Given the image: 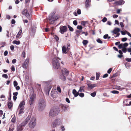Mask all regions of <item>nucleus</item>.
<instances>
[{"mask_svg":"<svg viewBox=\"0 0 131 131\" xmlns=\"http://www.w3.org/2000/svg\"><path fill=\"white\" fill-rule=\"evenodd\" d=\"M60 109L57 107L54 106L52 107L50 110L49 113V116L53 117H54L59 113Z\"/></svg>","mask_w":131,"mask_h":131,"instance_id":"1","label":"nucleus"},{"mask_svg":"<svg viewBox=\"0 0 131 131\" xmlns=\"http://www.w3.org/2000/svg\"><path fill=\"white\" fill-rule=\"evenodd\" d=\"M60 60V59L58 57L57 58H54L52 60V66L54 69H59L60 67V63L59 60L57 59Z\"/></svg>","mask_w":131,"mask_h":131,"instance_id":"2","label":"nucleus"},{"mask_svg":"<svg viewBox=\"0 0 131 131\" xmlns=\"http://www.w3.org/2000/svg\"><path fill=\"white\" fill-rule=\"evenodd\" d=\"M46 102L43 98L40 99L38 102V108L40 111H42L46 107Z\"/></svg>","mask_w":131,"mask_h":131,"instance_id":"3","label":"nucleus"},{"mask_svg":"<svg viewBox=\"0 0 131 131\" xmlns=\"http://www.w3.org/2000/svg\"><path fill=\"white\" fill-rule=\"evenodd\" d=\"M60 17L59 15L57 14L54 15L49 17V20L51 23V24H53L55 21H56Z\"/></svg>","mask_w":131,"mask_h":131,"instance_id":"4","label":"nucleus"},{"mask_svg":"<svg viewBox=\"0 0 131 131\" xmlns=\"http://www.w3.org/2000/svg\"><path fill=\"white\" fill-rule=\"evenodd\" d=\"M36 119L35 117H32L30 123H29V126L31 128H33L36 125Z\"/></svg>","mask_w":131,"mask_h":131,"instance_id":"5","label":"nucleus"},{"mask_svg":"<svg viewBox=\"0 0 131 131\" xmlns=\"http://www.w3.org/2000/svg\"><path fill=\"white\" fill-rule=\"evenodd\" d=\"M62 123V120L61 119L59 118L56 119L55 121L53 123V127H55L57 125L61 124Z\"/></svg>","mask_w":131,"mask_h":131,"instance_id":"6","label":"nucleus"},{"mask_svg":"<svg viewBox=\"0 0 131 131\" xmlns=\"http://www.w3.org/2000/svg\"><path fill=\"white\" fill-rule=\"evenodd\" d=\"M59 32L62 34H63L67 31L68 28L66 26H61L59 28Z\"/></svg>","mask_w":131,"mask_h":131,"instance_id":"7","label":"nucleus"},{"mask_svg":"<svg viewBox=\"0 0 131 131\" xmlns=\"http://www.w3.org/2000/svg\"><path fill=\"white\" fill-rule=\"evenodd\" d=\"M31 28V29L30 33V35L31 36H34L35 33L36 27L35 25H32Z\"/></svg>","mask_w":131,"mask_h":131,"instance_id":"8","label":"nucleus"},{"mask_svg":"<svg viewBox=\"0 0 131 131\" xmlns=\"http://www.w3.org/2000/svg\"><path fill=\"white\" fill-rule=\"evenodd\" d=\"M89 82L91 83L90 81H89ZM88 82H87V83ZM87 84L88 86V88L90 90H91L94 87L97 86V85L95 84H91V83H88Z\"/></svg>","mask_w":131,"mask_h":131,"instance_id":"9","label":"nucleus"},{"mask_svg":"<svg viewBox=\"0 0 131 131\" xmlns=\"http://www.w3.org/2000/svg\"><path fill=\"white\" fill-rule=\"evenodd\" d=\"M51 88L52 86L49 85L48 86L45 88V91L47 95H49L50 91Z\"/></svg>","mask_w":131,"mask_h":131,"instance_id":"10","label":"nucleus"},{"mask_svg":"<svg viewBox=\"0 0 131 131\" xmlns=\"http://www.w3.org/2000/svg\"><path fill=\"white\" fill-rule=\"evenodd\" d=\"M67 106V105L62 104H60V108L63 112H65L67 110L68 107Z\"/></svg>","mask_w":131,"mask_h":131,"instance_id":"11","label":"nucleus"},{"mask_svg":"<svg viewBox=\"0 0 131 131\" xmlns=\"http://www.w3.org/2000/svg\"><path fill=\"white\" fill-rule=\"evenodd\" d=\"M125 1L123 0H120L118 1H116L113 3L114 5H121L124 4L125 3Z\"/></svg>","mask_w":131,"mask_h":131,"instance_id":"12","label":"nucleus"},{"mask_svg":"<svg viewBox=\"0 0 131 131\" xmlns=\"http://www.w3.org/2000/svg\"><path fill=\"white\" fill-rule=\"evenodd\" d=\"M29 58H27L25 60L23 64L22 65V67L23 68H25L26 69L27 68V66L26 65L28 64L29 62Z\"/></svg>","mask_w":131,"mask_h":131,"instance_id":"13","label":"nucleus"},{"mask_svg":"<svg viewBox=\"0 0 131 131\" xmlns=\"http://www.w3.org/2000/svg\"><path fill=\"white\" fill-rule=\"evenodd\" d=\"M120 31V29L117 27H115L114 30L112 31V32L113 33L115 34H116L118 32Z\"/></svg>","mask_w":131,"mask_h":131,"instance_id":"14","label":"nucleus"},{"mask_svg":"<svg viewBox=\"0 0 131 131\" xmlns=\"http://www.w3.org/2000/svg\"><path fill=\"white\" fill-rule=\"evenodd\" d=\"M27 123V121H26L25 120L22 122L21 124H18L17 126L21 128H23V127H25Z\"/></svg>","mask_w":131,"mask_h":131,"instance_id":"15","label":"nucleus"},{"mask_svg":"<svg viewBox=\"0 0 131 131\" xmlns=\"http://www.w3.org/2000/svg\"><path fill=\"white\" fill-rule=\"evenodd\" d=\"M69 73V71L66 68H64L62 70V72L61 74L65 75L67 76L68 75Z\"/></svg>","mask_w":131,"mask_h":131,"instance_id":"16","label":"nucleus"},{"mask_svg":"<svg viewBox=\"0 0 131 131\" xmlns=\"http://www.w3.org/2000/svg\"><path fill=\"white\" fill-rule=\"evenodd\" d=\"M7 104L9 109H10L12 108L13 105V103L12 101L8 102L7 103Z\"/></svg>","mask_w":131,"mask_h":131,"instance_id":"17","label":"nucleus"},{"mask_svg":"<svg viewBox=\"0 0 131 131\" xmlns=\"http://www.w3.org/2000/svg\"><path fill=\"white\" fill-rule=\"evenodd\" d=\"M59 78L63 81H65L66 80V77L63 74H60L59 75Z\"/></svg>","mask_w":131,"mask_h":131,"instance_id":"18","label":"nucleus"},{"mask_svg":"<svg viewBox=\"0 0 131 131\" xmlns=\"http://www.w3.org/2000/svg\"><path fill=\"white\" fill-rule=\"evenodd\" d=\"M22 14L24 15H25V16H27L28 14L29 13L28 12V11L27 9H25L23 10Z\"/></svg>","mask_w":131,"mask_h":131,"instance_id":"19","label":"nucleus"},{"mask_svg":"<svg viewBox=\"0 0 131 131\" xmlns=\"http://www.w3.org/2000/svg\"><path fill=\"white\" fill-rule=\"evenodd\" d=\"M56 11H57L56 9H55V8L53 10L52 12L49 15V17L54 15L55 14H56Z\"/></svg>","mask_w":131,"mask_h":131,"instance_id":"20","label":"nucleus"},{"mask_svg":"<svg viewBox=\"0 0 131 131\" xmlns=\"http://www.w3.org/2000/svg\"><path fill=\"white\" fill-rule=\"evenodd\" d=\"M36 94L34 93H32L30 97V99L35 101L36 98Z\"/></svg>","mask_w":131,"mask_h":131,"instance_id":"21","label":"nucleus"},{"mask_svg":"<svg viewBox=\"0 0 131 131\" xmlns=\"http://www.w3.org/2000/svg\"><path fill=\"white\" fill-rule=\"evenodd\" d=\"M62 50L63 53L66 54L67 53L66 48L65 46H64L62 47Z\"/></svg>","mask_w":131,"mask_h":131,"instance_id":"22","label":"nucleus"},{"mask_svg":"<svg viewBox=\"0 0 131 131\" xmlns=\"http://www.w3.org/2000/svg\"><path fill=\"white\" fill-rule=\"evenodd\" d=\"M25 105V102L24 101H22L19 104L18 107L22 108L23 106Z\"/></svg>","mask_w":131,"mask_h":131,"instance_id":"23","label":"nucleus"},{"mask_svg":"<svg viewBox=\"0 0 131 131\" xmlns=\"http://www.w3.org/2000/svg\"><path fill=\"white\" fill-rule=\"evenodd\" d=\"M13 43L17 45H19L20 43V42L19 40H14L13 41Z\"/></svg>","mask_w":131,"mask_h":131,"instance_id":"24","label":"nucleus"},{"mask_svg":"<svg viewBox=\"0 0 131 131\" xmlns=\"http://www.w3.org/2000/svg\"><path fill=\"white\" fill-rule=\"evenodd\" d=\"M85 86H83L80 87L79 89V91L80 92H84V89L85 88Z\"/></svg>","mask_w":131,"mask_h":131,"instance_id":"25","label":"nucleus"},{"mask_svg":"<svg viewBox=\"0 0 131 131\" xmlns=\"http://www.w3.org/2000/svg\"><path fill=\"white\" fill-rule=\"evenodd\" d=\"M88 40H84L83 41L82 43L83 45L84 46H85L86 45H87V44L88 43Z\"/></svg>","mask_w":131,"mask_h":131,"instance_id":"26","label":"nucleus"},{"mask_svg":"<svg viewBox=\"0 0 131 131\" xmlns=\"http://www.w3.org/2000/svg\"><path fill=\"white\" fill-rule=\"evenodd\" d=\"M110 93L114 94H118L119 93V92L117 91L113 90L110 91Z\"/></svg>","mask_w":131,"mask_h":131,"instance_id":"27","label":"nucleus"},{"mask_svg":"<svg viewBox=\"0 0 131 131\" xmlns=\"http://www.w3.org/2000/svg\"><path fill=\"white\" fill-rule=\"evenodd\" d=\"M100 73L99 72H96V80H98L100 77Z\"/></svg>","mask_w":131,"mask_h":131,"instance_id":"28","label":"nucleus"},{"mask_svg":"<svg viewBox=\"0 0 131 131\" xmlns=\"http://www.w3.org/2000/svg\"><path fill=\"white\" fill-rule=\"evenodd\" d=\"M125 65L126 67L128 69V68H129L130 67V65L129 64V63L126 62L125 63Z\"/></svg>","mask_w":131,"mask_h":131,"instance_id":"29","label":"nucleus"},{"mask_svg":"<svg viewBox=\"0 0 131 131\" xmlns=\"http://www.w3.org/2000/svg\"><path fill=\"white\" fill-rule=\"evenodd\" d=\"M67 26L70 31L72 32L73 31L74 29L72 27H71L69 25H68Z\"/></svg>","mask_w":131,"mask_h":131,"instance_id":"30","label":"nucleus"},{"mask_svg":"<svg viewBox=\"0 0 131 131\" xmlns=\"http://www.w3.org/2000/svg\"><path fill=\"white\" fill-rule=\"evenodd\" d=\"M17 131H22L24 129V128H21L18 126H17Z\"/></svg>","mask_w":131,"mask_h":131,"instance_id":"31","label":"nucleus"},{"mask_svg":"<svg viewBox=\"0 0 131 131\" xmlns=\"http://www.w3.org/2000/svg\"><path fill=\"white\" fill-rule=\"evenodd\" d=\"M24 110V108L22 107L20 109L19 111V114H21V113H24V112L23 111Z\"/></svg>","mask_w":131,"mask_h":131,"instance_id":"32","label":"nucleus"},{"mask_svg":"<svg viewBox=\"0 0 131 131\" xmlns=\"http://www.w3.org/2000/svg\"><path fill=\"white\" fill-rule=\"evenodd\" d=\"M11 97L12 94L11 92H10L9 94V95L8 96V102L10 101L11 100Z\"/></svg>","mask_w":131,"mask_h":131,"instance_id":"33","label":"nucleus"},{"mask_svg":"<svg viewBox=\"0 0 131 131\" xmlns=\"http://www.w3.org/2000/svg\"><path fill=\"white\" fill-rule=\"evenodd\" d=\"M96 94V92L95 91H94L93 93H91L90 95L91 96L93 97H94Z\"/></svg>","mask_w":131,"mask_h":131,"instance_id":"34","label":"nucleus"},{"mask_svg":"<svg viewBox=\"0 0 131 131\" xmlns=\"http://www.w3.org/2000/svg\"><path fill=\"white\" fill-rule=\"evenodd\" d=\"M118 48L119 49H123V43H120L118 45Z\"/></svg>","mask_w":131,"mask_h":131,"instance_id":"35","label":"nucleus"},{"mask_svg":"<svg viewBox=\"0 0 131 131\" xmlns=\"http://www.w3.org/2000/svg\"><path fill=\"white\" fill-rule=\"evenodd\" d=\"M96 41L97 42L99 43L102 44L103 42V41L99 38H98V39H97Z\"/></svg>","mask_w":131,"mask_h":131,"instance_id":"36","label":"nucleus"},{"mask_svg":"<svg viewBox=\"0 0 131 131\" xmlns=\"http://www.w3.org/2000/svg\"><path fill=\"white\" fill-rule=\"evenodd\" d=\"M128 44L127 42H125L124 43H123V48H126L128 45Z\"/></svg>","mask_w":131,"mask_h":131,"instance_id":"37","label":"nucleus"},{"mask_svg":"<svg viewBox=\"0 0 131 131\" xmlns=\"http://www.w3.org/2000/svg\"><path fill=\"white\" fill-rule=\"evenodd\" d=\"M11 121L13 123H15L16 121V117L15 116H14L13 117Z\"/></svg>","mask_w":131,"mask_h":131,"instance_id":"38","label":"nucleus"},{"mask_svg":"<svg viewBox=\"0 0 131 131\" xmlns=\"http://www.w3.org/2000/svg\"><path fill=\"white\" fill-rule=\"evenodd\" d=\"M77 28L79 30H81L83 29V27L81 25H78L77 26Z\"/></svg>","mask_w":131,"mask_h":131,"instance_id":"39","label":"nucleus"},{"mask_svg":"<svg viewBox=\"0 0 131 131\" xmlns=\"http://www.w3.org/2000/svg\"><path fill=\"white\" fill-rule=\"evenodd\" d=\"M6 44V42H2L0 43V45H2V46L0 47V48L4 47V45H5Z\"/></svg>","mask_w":131,"mask_h":131,"instance_id":"40","label":"nucleus"},{"mask_svg":"<svg viewBox=\"0 0 131 131\" xmlns=\"http://www.w3.org/2000/svg\"><path fill=\"white\" fill-rule=\"evenodd\" d=\"M31 118V116H28L26 118V119L25 120L26 121H27V122L28 123V122L30 120V118Z\"/></svg>","mask_w":131,"mask_h":131,"instance_id":"41","label":"nucleus"},{"mask_svg":"<svg viewBox=\"0 0 131 131\" xmlns=\"http://www.w3.org/2000/svg\"><path fill=\"white\" fill-rule=\"evenodd\" d=\"M57 89L59 93H61V89L59 86H58L57 88Z\"/></svg>","mask_w":131,"mask_h":131,"instance_id":"42","label":"nucleus"},{"mask_svg":"<svg viewBox=\"0 0 131 131\" xmlns=\"http://www.w3.org/2000/svg\"><path fill=\"white\" fill-rule=\"evenodd\" d=\"M77 13L78 15H80L81 14V12L80 9L78 8L77 9Z\"/></svg>","mask_w":131,"mask_h":131,"instance_id":"43","label":"nucleus"},{"mask_svg":"<svg viewBox=\"0 0 131 131\" xmlns=\"http://www.w3.org/2000/svg\"><path fill=\"white\" fill-rule=\"evenodd\" d=\"M87 22V21H81V24L83 26H84L85 25Z\"/></svg>","mask_w":131,"mask_h":131,"instance_id":"44","label":"nucleus"},{"mask_svg":"<svg viewBox=\"0 0 131 131\" xmlns=\"http://www.w3.org/2000/svg\"><path fill=\"white\" fill-rule=\"evenodd\" d=\"M2 77L5 79H7L8 78L7 75L6 74H3L2 75Z\"/></svg>","mask_w":131,"mask_h":131,"instance_id":"45","label":"nucleus"},{"mask_svg":"<svg viewBox=\"0 0 131 131\" xmlns=\"http://www.w3.org/2000/svg\"><path fill=\"white\" fill-rule=\"evenodd\" d=\"M14 85V87H16L18 85V83L16 81H14L13 82Z\"/></svg>","mask_w":131,"mask_h":131,"instance_id":"46","label":"nucleus"},{"mask_svg":"<svg viewBox=\"0 0 131 131\" xmlns=\"http://www.w3.org/2000/svg\"><path fill=\"white\" fill-rule=\"evenodd\" d=\"M125 60H126L128 62H131V58H126L125 59Z\"/></svg>","mask_w":131,"mask_h":131,"instance_id":"47","label":"nucleus"},{"mask_svg":"<svg viewBox=\"0 0 131 131\" xmlns=\"http://www.w3.org/2000/svg\"><path fill=\"white\" fill-rule=\"evenodd\" d=\"M79 96L81 97H83L84 96V94L83 93H80L79 95Z\"/></svg>","mask_w":131,"mask_h":131,"instance_id":"48","label":"nucleus"},{"mask_svg":"<svg viewBox=\"0 0 131 131\" xmlns=\"http://www.w3.org/2000/svg\"><path fill=\"white\" fill-rule=\"evenodd\" d=\"M107 20V19L106 17H104L102 19V21L103 23H105L106 22Z\"/></svg>","mask_w":131,"mask_h":131,"instance_id":"49","label":"nucleus"},{"mask_svg":"<svg viewBox=\"0 0 131 131\" xmlns=\"http://www.w3.org/2000/svg\"><path fill=\"white\" fill-rule=\"evenodd\" d=\"M21 33L20 32H19L17 34L16 36V38H19V37H20V35H21Z\"/></svg>","mask_w":131,"mask_h":131,"instance_id":"50","label":"nucleus"},{"mask_svg":"<svg viewBox=\"0 0 131 131\" xmlns=\"http://www.w3.org/2000/svg\"><path fill=\"white\" fill-rule=\"evenodd\" d=\"M27 18L28 19H31V15L30 14H28L27 16H26Z\"/></svg>","mask_w":131,"mask_h":131,"instance_id":"51","label":"nucleus"},{"mask_svg":"<svg viewBox=\"0 0 131 131\" xmlns=\"http://www.w3.org/2000/svg\"><path fill=\"white\" fill-rule=\"evenodd\" d=\"M127 38L126 37H124L122 38L121 41L123 42L126 41L127 40Z\"/></svg>","mask_w":131,"mask_h":131,"instance_id":"52","label":"nucleus"},{"mask_svg":"<svg viewBox=\"0 0 131 131\" xmlns=\"http://www.w3.org/2000/svg\"><path fill=\"white\" fill-rule=\"evenodd\" d=\"M73 23L75 26H76L77 25L78 22L77 20H75L73 21Z\"/></svg>","mask_w":131,"mask_h":131,"instance_id":"53","label":"nucleus"},{"mask_svg":"<svg viewBox=\"0 0 131 131\" xmlns=\"http://www.w3.org/2000/svg\"><path fill=\"white\" fill-rule=\"evenodd\" d=\"M54 38L57 41H58L59 40V38L56 35H55Z\"/></svg>","mask_w":131,"mask_h":131,"instance_id":"54","label":"nucleus"},{"mask_svg":"<svg viewBox=\"0 0 131 131\" xmlns=\"http://www.w3.org/2000/svg\"><path fill=\"white\" fill-rule=\"evenodd\" d=\"M34 101L33 100H31L30 99L29 100V104L30 105H31L33 104L34 103Z\"/></svg>","mask_w":131,"mask_h":131,"instance_id":"55","label":"nucleus"},{"mask_svg":"<svg viewBox=\"0 0 131 131\" xmlns=\"http://www.w3.org/2000/svg\"><path fill=\"white\" fill-rule=\"evenodd\" d=\"M112 70V69L111 68H110L107 71V73L108 74H110L111 73V71Z\"/></svg>","mask_w":131,"mask_h":131,"instance_id":"56","label":"nucleus"},{"mask_svg":"<svg viewBox=\"0 0 131 131\" xmlns=\"http://www.w3.org/2000/svg\"><path fill=\"white\" fill-rule=\"evenodd\" d=\"M125 30V31H120V32H121L122 35H126V32Z\"/></svg>","mask_w":131,"mask_h":131,"instance_id":"57","label":"nucleus"},{"mask_svg":"<svg viewBox=\"0 0 131 131\" xmlns=\"http://www.w3.org/2000/svg\"><path fill=\"white\" fill-rule=\"evenodd\" d=\"M108 34H106L104 35L103 38L104 39H106L108 38Z\"/></svg>","mask_w":131,"mask_h":131,"instance_id":"58","label":"nucleus"},{"mask_svg":"<svg viewBox=\"0 0 131 131\" xmlns=\"http://www.w3.org/2000/svg\"><path fill=\"white\" fill-rule=\"evenodd\" d=\"M11 70L12 71H15V68L14 66L13 65L12 66L11 68Z\"/></svg>","mask_w":131,"mask_h":131,"instance_id":"59","label":"nucleus"},{"mask_svg":"<svg viewBox=\"0 0 131 131\" xmlns=\"http://www.w3.org/2000/svg\"><path fill=\"white\" fill-rule=\"evenodd\" d=\"M66 101L68 103H70V101L69 100V99L68 97H66Z\"/></svg>","mask_w":131,"mask_h":131,"instance_id":"60","label":"nucleus"},{"mask_svg":"<svg viewBox=\"0 0 131 131\" xmlns=\"http://www.w3.org/2000/svg\"><path fill=\"white\" fill-rule=\"evenodd\" d=\"M62 131H64L65 130V128L64 127V126L63 125L61 126L60 127Z\"/></svg>","mask_w":131,"mask_h":131,"instance_id":"61","label":"nucleus"},{"mask_svg":"<svg viewBox=\"0 0 131 131\" xmlns=\"http://www.w3.org/2000/svg\"><path fill=\"white\" fill-rule=\"evenodd\" d=\"M89 47H90V48L89 49V50H91V49L94 47L95 46L94 45H90L89 46Z\"/></svg>","mask_w":131,"mask_h":131,"instance_id":"62","label":"nucleus"},{"mask_svg":"<svg viewBox=\"0 0 131 131\" xmlns=\"http://www.w3.org/2000/svg\"><path fill=\"white\" fill-rule=\"evenodd\" d=\"M120 25L122 28L124 26V24H123L122 22H121L119 23Z\"/></svg>","mask_w":131,"mask_h":131,"instance_id":"63","label":"nucleus"},{"mask_svg":"<svg viewBox=\"0 0 131 131\" xmlns=\"http://www.w3.org/2000/svg\"><path fill=\"white\" fill-rule=\"evenodd\" d=\"M108 75V74L107 73H105V74H104L103 76V78H106L107 77Z\"/></svg>","mask_w":131,"mask_h":131,"instance_id":"64","label":"nucleus"}]
</instances>
